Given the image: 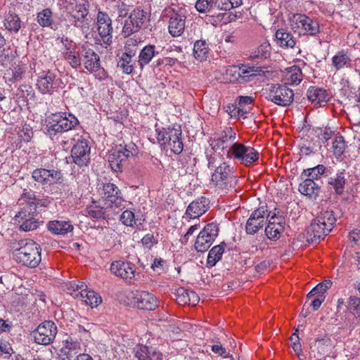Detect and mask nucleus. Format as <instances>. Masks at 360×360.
Wrapping results in <instances>:
<instances>
[{
  "label": "nucleus",
  "mask_w": 360,
  "mask_h": 360,
  "mask_svg": "<svg viewBox=\"0 0 360 360\" xmlns=\"http://www.w3.org/2000/svg\"><path fill=\"white\" fill-rule=\"evenodd\" d=\"M45 123L44 134L54 141L58 140L64 132L74 129L79 124V121L72 114L59 112L47 117Z\"/></svg>",
  "instance_id": "obj_1"
},
{
  "label": "nucleus",
  "mask_w": 360,
  "mask_h": 360,
  "mask_svg": "<svg viewBox=\"0 0 360 360\" xmlns=\"http://www.w3.org/2000/svg\"><path fill=\"white\" fill-rule=\"evenodd\" d=\"M207 166L210 169L214 168V171L211 176V181L217 190L226 193L235 188L238 179L233 174V168L230 165L223 162L217 166L215 158L210 157Z\"/></svg>",
  "instance_id": "obj_2"
},
{
  "label": "nucleus",
  "mask_w": 360,
  "mask_h": 360,
  "mask_svg": "<svg viewBox=\"0 0 360 360\" xmlns=\"http://www.w3.org/2000/svg\"><path fill=\"white\" fill-rule=\"evenodd\" d=\"M18 245L13 252L15 261L30 269L38 266L41 261V246L32 239L21 240Z\"/></svg>",
  "instance_id": "obj_3"
},
{
  "label": "nucleus",
  "mask_w": 360,
  "mask_h": 360,
  "mask_svg": "<svg viewBox=\"0 0 360 360\" xmlns=\"http://www.w3.org/2000/svg\"><path fill=\"white\" fill-rule=\"evenodd\" d=\"M156 139L158 143L164 150H170L174 154H180L184 149L181 136L182 131L179 125H170L158 127L155 124Z\"/></svg>",
  "instance_id": "obj_4"
},
{
  "label": "nucleus",
  "mask_w": 360,
  "mask_h": 360,
  "mask_svg": "<svg viewBox=\"0 0 360 360\" xmlns=\"http://www.w3.org/2000/svg\"><path fill=\"white\" fill-rule=\"evenodd\" d=\"M288 22L290 29L299 36L315 37L321 32L318 20L305 14L293 13Z\"/></svg>",
  "instance_id": "obj_5"
},
{
  "label": "nucleus",
  "mask_w": 360,
  "mask_h": 360,
  "mask_svg": "<svg viewBox=\"0 0 360 360\" xmlns=\"http://www.w3.org/2000/svg\"><path fill=\"white\" fill-rule=\"evenodd\" d=\"M138 154V147L132 142L128 144H120L118 148L113 150L108 156L110 167L116 172H122L130 158Z\"/></svg>",
  "instance_id": "obj_6"
},
{
  "label": "nucleus",
  "mask_w": 360,
  "mask_h": 360,
  "mask_svg": "<svg viewBox=\"0 0 360 360\" xmlns=\"http://www.w3.org/2000/svg\"><path fill=\"white\" fill-rule=\"evenodd\" d=\"M226 157L238 161L246 167L252 165L258 161L259 152L253 147L245 146L240 142H234L226 150Z\"/></svg>",
  "instance_id": "obj_7"
},
{
  "label": "nucleus",
  "mask_w": 360,
  "mask_h": 360,
  "mask_svg": "<svg viewBox=\"0 0 360 360\" xmlns=\"http://www.w3.org/2000/svg\"><path fill=\"white\" fill-rule=\"evenodd\" d=\"M89 0H70L66 6L69 20L76 27H82L89 13Z\"/></svg>",
  "instance_id": "obj_8"
},
{
  "label": "nucleus",
  "mask_w": 360,
  "mask_h": 360,
  "mask_svg": "<svg viewBox=\"0 0 360 360\" xmlns=\"http://www.w3.org/2000/svg\"><path fill=\"white\" fill-rule=\"evenodd\" d=\"M266 98L280 106L290 105L294 99V92L285 84H272L267 91Z\"/></svg>",
  "instance_id": "obj_9"
},
{
  "label": "nucleus",
  "mask_w": 360,
  "mask_h": 360,
  "mask_svg": "<svg viewBox=\"0 0 360 360\" xmlns=\"http://www.w3.org/2000/svg\"><path fill=\"white\" fill-rule=\"evenodd\" d=\"M148 18V13L141 7H136L124 20L122 33L124 37H128L133 33L137 32L144 25Z\"/></svg>",
  "instance_id": "obj_10"
},
{
  "label": "nucleus",
  "mask_w": 360,
  "mask_h": 360,
  "mask_svg": "<svg viewBox=\"0 0 360 360\" xmlns=\"http://www.w3.org/2000/svg\"><path fill=\"white\" fill-rule=\"evenodd\" d=\"M58 333L57 326L52 321H45L32 331L34 342L38 345H49L53 342Z\"/></svg>",
  "instance_id": "obj_11"
},
{
  "label": "nucleus",
  "mask_w": 360,
  "mask_h": 360,
  "mask_svg": "<svg viewBox=\"0 0 360 360\" xmlns=\"http://www.w3.org/2000/svg\"><path fill=\"white\" fill-rule=\"evenodd\" d=\"M219 233V226L216 223L207 224L199 233L195 240L194 247L198 252H204L207 251Z\"/></svg>",
  "instance_id": "obj_12"
},
{
  "label": "nucleus",
  "mask_w": 360,
  "mask_h": 360,
  "mask_svg": "<svg viewBox=\"0 0 360 360\" xmlns=\"http://www.w3.org/2000/svg\"><path fill=\"white\" fill-rule=\"evenodd\" d=\"M110 270L112 274L123 279L127 283H131L139 276L136 265L128 261L116 260L111 263Z\"/></svg>",
  "instance_id": "obj_13"
},
{
  "label": "nucleus",
  "mask_w": 360,
  "mask_h": 360,
  "mask_svg": "<svg viewBox=\"0 0 360 360\" xmlns=\"http://www.w3.org/2000/svg\"><path fill=\"white\" fill-rule=\"evenodd\" d=\"M96 23L101 41L105 46L111 45L112 43L113 27L109 15L106 12L98 11Z\"/></svg>",
  "instance_id": "obj_14"
},
{
  "label": "nucleus",
  "mask_w": 360,
  "mask_h": 360,
  "mask_svg": "<svg viewBox=\"0 0 360 360\" xmlns=\"http://www.w3.org/2000/svg\"><path fill=\"white\" fill-rule=\"evenodd\" d=\"M37 212H30L27 210H20L15 216V223L18 225L19 230L23 231H31L36 230L40 226Z\"/></svg>",
  "instance_id": "obj_15"
},
{
  "label": "nucleus",
  "mask_w": 360,
  "mask_h": 360,
  "mask_svg": "<svg viewBox=\"0 0 360 360\" xmlns=\"http://www.w3.org/2000/svg\"><path fill=\"white\" fill-rule=\"evenodd\" d=\"M131 304L143 310H155L158 307L157 297L148 291L136 290L131 292Z\"/></svg>",
  "instance_id": "obj_16"
},
{
  "label": "nucleus",
  "mask_w": 360,
  "mask_h": 360,
  "mask_svg": "<svg viewBox=\"0 0 360 360\" xmlns=\"http://www.w3.org/2000/svg\"><path fill=\"white\" fill-rule=\"evenodd\" d=\"M266 206H261L252 212L245 224V231L248 234L253 235L261 229L268 214Z\"/></svg>",
  "instance_id": "obj_17"
},
{
  "label": "nucleus",
  "mask_w": 360,
  "mask_h": 360,
  "mask_svg": "<svg viewBox=\"0 0 360 360\" xmlns=\"http://www.w3.org/2000/svg\"><path fill=\"white\" fill-rule=\"evenodd\" d=\"M236 133L231 127H226L219 134V136L214 137L210 143L212 148L215 150H225L236 141Z\"/></svg>",
  "instance_id": "obj_18"
},
{
  "label": "nucleus",
  "mask_w": 360,
  "mask_h": 360,
  "mask_svg": "<svg viewBox=\"0 0 360 360\" xmlns=\"http://www.w3.org/2000/svg\"><path fill=\"white\" fill-rule=\"evenodd\" d=\"M73 162L79 167L87 165L90 160V147L86 139H79L71 150Z\"/></svg>",
  "instance_id": "obj_19"
},
{
  "label": "nucleus",
  "mask_w": 360,
  "mask_h": 360,
  "mask_svg": "<svg viewBox=\"0 0 360 360\" xmlns=\"http://www.w3.org/2000/svg\"><path fill=\"white\" fill-rule=\"evenodd\" d=\"M269 212L266 218H269V223L265 229V233L270 240H278L284 231L285 219L282 216H277L275 213L271 215Z\"/></svg>",
  "instance_id": "obj_20"
},
{
  "label": "nucleus",
  "mask_w": 360,
  "mask_h": 360,
  "mask_svg": "<svg viewBox=\"0 0 360 360\" xmlns=\"http://www.w3.org/2000/svg\"><path fill=\"white\" fill-rule=\"evenodd\" d=\"M103 199L107 207H120L124 201L119 188L112 183H107L103 187Z\"/></svg>",
  "instance_id": "obj_21"
},
{
  "label": "nucleus",
  "mask_w": 360,
  "mask_h": 360,
  "mask_svg": "<svg viewBox=\"0 0 360 360\" xmlns=\"http://www.w3.org/2000/svg\"><path fill=\"white\" fill-rule=\"evenodd\" d=\"M32 176L35 181L51 185L60 182L63 175L58 170L39 168L32 172Z\"/></svg>",
  "instance_id": "obj_22"
},
{
  "label": "nucleus",
  "mask_w": 360,
  "mask_h": 360,
  "mask_svg": "<svg viewBox=\"0 0 360 360\" xmlns=\"http://www.w3.org/2000/svg\"><path fill=\"white\" fill-rule=\"evenodd\" d=\"M82 63L87 71H94L101 63L98 54L89 45L82 44L80 47Z\"/></svg>",
  "instance_id": "obj_23"
},
{
  "label": "nucleus",
  "mask_w": 360,
  "mask_h": 360,
  "mask_svg": "<svg viewBox=\"0 0 360 360\" xmlns=\"http://www.w3.org/2000/svg\"><path fill=\"white\" fill-rule=\"evenodd\" d=\"M308 100L316 107L325 106L330 101V95L328 90L317 86H311L307 91Z\"/></svg>",
  "instance_id": "obj_24"
},
{
  "label": "nucleus",
  "mask_w": 360,
  "mask_h": 360,
  "mask_svg": "<svg viewBox=\"0 0 360 360\" xmlns=\"http://www.w3.org/2000/svg\"><path fill=\"white\" fill-rule=\"evenodd\" d=\"M302 181L298 186V191L307 199L316 200L321 192V186L311 179H301Z\"/></svg>",
  "instance_id": "obj_25"
},
{
  "label": "nucleus",
  "mask_w": 360,
  "mask_h": 360,
  "mask_svg": "<svg viewBox=\"0 0 360 360\" xmlns=\"http://www.w3.org/2000/svg\"><path fill=\"white\" fill-rule=\"evenodd\" d=\"M56 75L51 71L43 72L39 74L37 80V88L43 94H51L53 92V82Z\"/></svg>",
  "instance_id": "obj_26"
},
{
  "label": "nucleus",
  "mask_w": 360,
  "mask_h": 360,
  "mask_svg": "<svg viewBox=\"0 0 360 360\" xmlns=\"http://www.w3.org/2000/svg\"><path fill=\"white\" fill-rule=\"evenodd\" d=\"M207 209V199L205 197H200L188 205L186 214L190 219H197L205 213Z\"/></svg>",
  "instance_id": "obj_27"
},
{
  "label": "nucleus",
  "mask_w": 360,
  "mask_h": 360,
  "mask_svg": "<svg viewBox=\"0 0 360 360\" xmlns=\"http://www.w3.org/2000/svg\"><path fill=\"white\" fill-rule=\"evenodd\" d=\"M186 17L177 13H173L169 20L168 32L174 37L181 36L185 30Z\"/></svg>",
  "instance_id": "obj_28"
},
{
  "label": "nucleus",
  "mask_w": 360,
  "mask_h": 360,
  "mask_svg": "<svg viewBox=\"0 0 360 360\" xmlns=\"http://www.w3.org/2000/svg\"><path fill=\"white\" fill-rule=\"evenodd\" d=\"M275 39L276 44L282 49H293L297 42L293 34L285 28H280L276 31Z\"/></svg>",
  "instance_id": "obj_29"
},
{
  "label": "nucleus",
  "mask_w": 360,
  "mask_h": 360,
  "mask_svg": "<svg viewBox=\"0 0 360 360\" xmlns=\"http://www.w3.org/2000/svg\"><path fill=\"white\" fill-rule=\"evenodd\" d=\"M71 295L77 299L84 302L87 305L96 307L101 302V296L94 290L78 291L75 290Z\"/></svg>",
  "instance_id": "obj_30"
},
{
  "label": "nucleus",
  "mask_w": 360,
  "mask_h": 360,
  "mask_svg": "<svg viewBox=\"0 0 360 360\" xmlns=\"http://www.w3.org/2000/svg\"><path fill=\"white\" fill-rule=\"evenodd\" d=\"M34 96V91L32 86L21 84L16 89L13 99L19 106H25L28 104L29 100L33 98Z\"/></svg>",
  "instance_id": "obj_31"
},
{
  "label": "nucleus",
  "mask_w": 360,
  "mask_h": 360,
  "mask_svg": "<svg viewBox=\"0 0 360 360\" xmlns=\"http://www.w3.org/2000/svg\"><path fill=\"white\" fill-rule=\"evenodd\" d=\"M26 70L27 66L25 64L20 61L15 62L6 70L5 77L8 82L15 83L23 78Z\"/></svg>",
  "instance_id": "obj_32"
},
{
  "label": "nucleus",
  "mask_w": 360,
  "mask_h": 360,
  "mask_svg": "<svg viewBox=\"0 0 360 360\" xmlns=\"http://www.w3.org/2000/svg\"><path fill=\"white\" fill-rule=\"evenodd\" d=\"M63 352L67 356L66 359H71L75 355L77 356V355L82 354L80 342L72 336V334L64 341Z\"/></svg>",
  "instance_id": "obj_33"
},
{
  "label": "nucleus",
  "mask_w": 360,
  "mask_h": 360,
  "mask_svg": "<svg viewBox=\"0 0 360 360\" xmlns=\"http://www.w3.org/2000/svg\"><path fill=\"white\" fill-rule=\"evenodd\" d=\"M330 232L328 229L316 221V218L311 221L307 229V234L312 241L323 239Z\"/></svg>",
  "instance_id": "obj_34"
},
{
  "label": "nucleus",
  "mask_w": 360,
  "mask_h": 360,
  "mask_svg": "<svg viewBox=\"0 0 360 360\" xmlns=\"http://www.w3.org/2000/svg\"><path fill=\"white\" fill-rule=\"evenodd\" d=\"M20 205L22 206L20 210H27L30 212H37V208L39 204V200L36 198L34 192L29 191L24 192L18 200Z\"/></svg>",
  "instance_id": "obj_35"
},
{
  "label": "nucleus",
  "mask_w": 360,
  "mask_h": 360,
  "mask_svg": "<svg viewBox=\"0 0 360 360\" xmlns=\"http://www.w3.org/2000/svg\"><path fill=\"white\" fill-rule=\"evenodd\" d=\"M285 85H297L302 80V72L297 65H292L285 69L283 73Z\"/></svg>",
  "instance_id": "obj_36"
},
{
  "label": "nucleus",
  "mask_w": 360,
  "mask_h": 360,
  "mask_svg": "<svg viewBox=\"0 0 360 360\" xmlns=\"http://www.w3.org/2000/svg\"><path fill=\"white\" fill-rule=\"evenodd\" d=\"M139 360H162V354L153 347L139 346L136 352Z\"/></svg>",
  "instance_id": "obj_37"
},
{
  "label": "nucleus",
  "mask_w": 360,
  "mask_h": 360,
  "mask_svg": "<svg viewBox=\"0 0 360 360\" xmlns=\"http://www.w3.org/2000/svg\"><path fill=\"white\" fill-rule=\"evenodd\" d=\"M210 47L205 40H197L193 44V55L195 59L202 62L209 58Z\"/></svg>",
  "instance_id": "obj_38"
},
{
  "label": "nucleus",
  "mask_w": 360,
  "mask_h": 360,
  "mask_svg": "<svg viewBox=\"0 0 360 360\" xmlns=\"http://www.w3.org/2000/svg\"><path fill=\"white\" fill-rule=\"evenodd\" d=\"M350 56L347 51L340 50L332 58V65L336 71L347 68L351 63Z\"/></svg>",
  "instance_id": "obj_39"
},
{
  "label": "nucleus",
  "mask_w": 360,
  "mask_h": 360,
  "mask_svg": "<svg viewBox=\"0 0 360 360\" xmlns=\"http://www.w3.org/2000/svg\"><path fill=\"white\" fill-rule=\"evenodd\" d=\"M48 229L54 234L65 235L73 230V226L70 221H52L49 222Z\"/></svg>",
  "instance_id": "obj_40"
},
{
  "label": "nucleus",
  "mask_w": 360,
  "mask_h": 360,
  "mask_svg": "<svg viewBox=\"0 0 360 360\" xmlns=\"http://www.w3.org/2000/svg\"><path fill=\"white\" fill-rule=\"evenodd\" d=\"M37 22L43 27L53 29L54 19L53 13L51 8H46L38 12L37 14Z\"/></svg>",
  "instance_id": "obj_41"
},
{
  "label": "nucleus",
  "mask_w": 360,
  "mask_h": 360,
  "mask_svg": "<svg viewBox=\"0 0 360 360\" xmlns=\"http://www.w3.org/2000/svg\"><path fill=\"white\" fill-rule=\"evenodd\" d=\"M154 45H147L144 46L140 51L139 55L138 63L141 69L149 64L155 54Z\"/></svg>",
  "instance_id": "obj_42"
},
{
  "label": "nucleus",
  "mask_w": 360,
  "mask_h": 360,
  "mask_svg": "<svg viewBox=\"0 0 360 360\" xmlns=\"http://www.w3.org/2000/svg\"><path fill=\"white\" fill-rule=\"evenodd\" d=\"M316 221L331 231L336 222V218L332 210L321 211L316 216Z\"/></svg>",
  "instance_id": "obj_43"
},
{
  "label": "nucleus",
  "mask_w": 360,
  "mask_h": 360,
  "mask_svg": "<svg viewBox=\"0 0 360 360\" xmlns=\"http://www.w3.org/2000/svg\"><path fill=\"white\" fill-rule=\"evenodd\" d=\"M328 184L333 188L336 194H342L345 184V174L341 172L331 176L328 178Z\"/></svg>",
  "instance_id": "obj_44"
},
{
  "label": "nucleus",
  "mask_w": 360,
  "mask_h": 360,
  "mask_svg": "<svg viewBox=\"0 0 360 360\" xmlns=\"http://www.w3.org/2000/svg\"><path fill=\"white\" fill-rule=\"evenodd\" d=\"M254 98L250 96H240L237 98L238 117L246 118L249 112V105L252 104Z\"/></svg>",
  "instance_id": "obj_45"
},
{
  "label": "nucleus",
  "mask_w": 360,
  "mask_h": 360,
  "mask_svg": "<svg viewBox=\"0 0 360 360\" xmlns=\"http://www.w3.org/2000/svg\"><path fill=\"white\" fill-rule=\"evenodd\" d=\"M5 29L11 32H18L21 26V21L18 15L8 13L4 20Z\"/></svg>",
  "instance_id": "obj_46"
},
{
  "label": "nucleus",
  "mask_w": 360,
  "mask_h": 360,
  "mask_svg": "<svg viewBox=\"0 0 360 360\" xmlns=\"http://www.w3.org/2000/svg\"><path fill=\"white\" fill-rule=\"evenodd\" d=\"M224 252V243L214 246L209 252L207 258V265L208 266H214L222 257Z\"/></svg>",
  "instance_id": "obj_47"
},
{
  "label": "nucleus",
  "mask_w": 360,
  "mask_h": 360,
  "mask_svg": "<svg viewBox=\"0 0 360 360\" xmlns=\"http://www.w3.org/2000/svg\"><path fill=\"white\" fill-rule=\"evenodd\" d=\"M134 56H129L127 53H122L117 62V66L121 68L123 73L130 75L134 69Z\"/></svg>",
  "instance_id": "obj_48"
},
{
  "label": "nucleus",
  "mask_w": 360,
  "mask_h": 360,
  "mask_svg": "<svg viewBox=\"0 0 360 360\" xmlns=\"http://www.w3.org/2000/svg\"><path fill=\"white\" fill-rule=\"evenodd\" d=\"M326 167L323 165H318L316 167L305 169L300 174V179H311L316 181L320 179L321 176L324 174Z\"/></svg>",
  "instance_id": "obj_49"
},
{
  "label": "nucleus",
  "mask_w": 360,
  "mask_h": 360,
  "mask_svg": "<svg viewBox=\"0 0 360 360\" xmlns=\"http://www.w3.org/2000/svg\"><path fill=\"white\" fill-rule=\"evenodd\" d=\"M332 281L330 280H325L321 283L316 285L312 290L307 294V298L310 299L314 296L326 297V292L332 286Z\"/></svg>",
  "instance_id": "obj_50"
},
{
  "label": "nucleus",
  "mask_w": 360,
  "mask_h": 360,
  "mask_svg": "<svg viewBox=\"0 0 360 360\" xmlns=\"http://www.w3.org/2000/svg\"><path fill=\"white\" fill-rule=\"evenodd\" d=\"M63 58L74 69H77L82 65L80 49L79 53L75 50H69L63 52Z\"/></svg>",
  "instance_id": "obj_51"
},
{
  "label": "nucleus",
  "mask_w": 360,
  "mask_h": 360,
  "mask_svg": "<svg viewBox=\"0 0 360 360\" xmlns=\"http://www.w3.org/2000/svg\"><path fill=\"white\" fill-rule=\"evenodd\" d=\"M86 213L89 217L94 219L105 218L106 208L101 206L99 202H93L86 208Z\"/></svg>",
  "instance_id": "obj_52"
},
{
  "label": "nucleus",
  "mask_w": 360,
  "mask_h": 360,
  "mask_svg": "<svg viewBox=\"0 0 360 360\" xmlns=\"http://www.w3.org/2000/svg\"><path fill=\"white\" fill-rule=\"evenodd\" d=\"M240 75L241 79H244V82L250 80V77L255 76L257 74H259L262 72L260 67H256L254 65H241L239 66Z\"/></svg>",
  "instance_id": "obj_53"
},
{
  "label": "nucleus",
  "mask_w": 360,
  "mask_h": 360,
  "mask_svg": "<svg viewBox=\"0 0 360 360\" xmlns=\"http://www.w3.org/2000/svg\"><path fill=\"white\" fill-rule=\"evenodd\" d=\"M225 76L231 83H244V79H241L240 68L238 65L229 66L226 70Z\"/></svg>",
  "instance_id": "obj_54"
},
{
  "label": "nucleus",
  "mask_w": 360,
  "mask_h": 360,
  "mask_svg": "<svg viewBox=\"0 0 360 360\" xmlns=\"http://www.w3.org/2000/svg\"><path fill=\"white\" fill-rule=\"evenodd\" d=\"M140 43V40L135 39L134 37L128 38L124 46V51L123 53H127L129 56H135L139 49V44Z\"/></svg>",
  "instance_id": "obj_55"
},
{
  "label": "nucleus",
  "mask_w": 360,
  "mask_h": 360,
  "mask_svg": "<svg viewBox=\"0 0 360 360\" xmlns=\"http://www.w3.org/2000/svg\"><path fill=\"white\" fill-rule=\"evenodd\" d=\"M32 128L27 124L22 126V128L18 132V139L20 142L27 143L33 137Z\"/></svg>",
  "instance_id": "obj_56"
},
{
  "label": "nucleus",
  "mask_w": 360,
  "mask_h": 360,
  "mask_svg": "<svg viewBox=\"0 0 360 360\" xmlns=\"http://www.w3.org/2000/svg\"><path fill=\"white\" fill-rule=\"evenodd\" d=\"M195 7L201 13L210 12L214 8V0H198Z\"/></svg>",
  "instance_id": "obj_57"
},
{
  "label": "nucleus",
  "mask_w": 360,
  "mask_h": 360,
  "mask_svg": "<svg viewBox=\"0 0 360 360\" xmlns=\"http://www.w3.org/2000/svg\"><path fill=\"white\" fill-rule=\"evenodd\" d=\"M120 221L127 226L133 227L136 225L134 213L129 210L122 212L120 216Z\"/></svg>",
  "instance_id": "obj_58"
},
{
  "label": "nucleus",
  "mask_w": 360,
  "mask_h": 360,
  "mask_svg": "<svg viewBox=\"0 0 360 360\" xmlns=\"http://www.w3.org/2000/svg\"><path fill=\"white\" fill-rule=\"evenodd\" d=\"M345 149V143L342 136L337 137L333 142V150L335 156H341Z\"/></svg>",
  "instance_id": "obj_59"
},
{
  "label": "nucleus",
  "mask_w": 360,
  "mask_h": 360,
  "mask_svg": "<svg viewBox=\"0 0 360 360\" xmlns=\"http://www.w3.org/2000/svg\"><path fill=\"white\" fill-rule=\"evenodd\" d=\"M269 56V45L266 44H261L255 52L252 53V58H266Z\"/></svg>",
  "instance_id": "obj_60"
},
{
  "label": "nucleus",
  "mask_w": 360,
  "mask_h": 360,
  "mask_svg": "<svg viewBox=\"0 0 360 360\" xmlns=\"http://www.w3.org/2000/svg\"><path fill=\"white\" fill-rule=\"evenodd\" d=\"M91 324L87 323L86 327L82 325H77L75 329V333L78 335L80 340H87L91 337L90 330L91 329Z\"/></svg>",
  "instance_id": "obj_61"
},
{
  "label": "nucleus",
  "mask_w": 360,
  "mask_h": 360,
  "mask_svg": "<svg viewBox=\"0 0 360 360\" xmlns=\"http://www.w3.org/2000/svg\"><path fill=\"white\" fill-rule=\"evenodd\" d=\"M290 340L292 341V348L294 352L296 353L297 356H300L302 354V346L300 342V338L298 335V329H296L295 333L290 336Z\"/></svg>",
  "instance_id": "obj_62"
},
{
  "label": "nucleus",
  "mask_w": 360,
  "mask_h": 360,
  "mask_svg": "<svg viewBox=\"0 0 360 360\" xmlns=\"http://www.w3.org/2000/svg\"><path fill=\"white\" fill-rule=\"evenodd\" d=\"M116 5V9L118 13L119 18H124L129 11V6L124 1L118 0Z\"/></svg>",
  "instance_id": "obj_63"
},
{
  "label": "nucleus",
  "mask_w": 360,
  "mask_h": 360,
  "mask_svg": "<svg viewBox=\"0 0 360 360\" xmlns=\"http://www.w3.org/2000/svg\"><path fill=\"white\" fill-rule=\"evenodd\" d=\"M176 300L179 304L186 305L188 297V289L179 288L176 292Z\"/></svg>",
  "instance_id": "obj_64"
}]
</instances>
